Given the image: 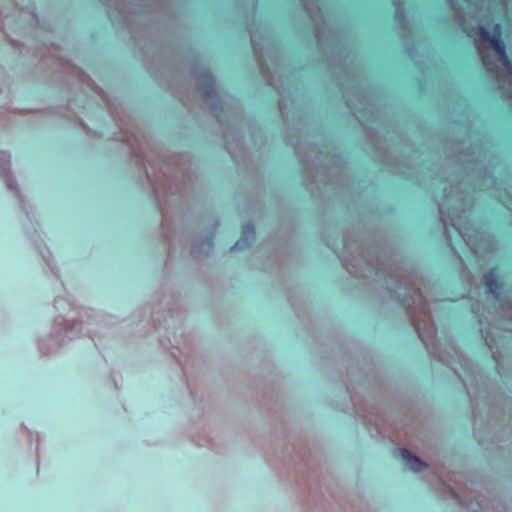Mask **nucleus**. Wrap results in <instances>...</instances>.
<instances>
[{
    "mask_svg": "<svg viewBox=\"0 0 512 512\" xmlns=\"http://www.w3.org/2000/svg\"><path fill=\"white\" fill-rule=\"evenodd\" d=\"M243 236L246 237V239H252L254 237V228L252 225H246L243 227Z\"/></svg>",
    "mask_w": 512,
    "mask_h": 512,
    "instance_id": "39448f33",
    "label": "nucleus"
},
{
    "mask_svg": "<svg viewBox=\"0 0 512 512\" xmlns=\"http://www.w3.org/2000/svg\"><path fill=\"white\" fill-rule=\"evenodd\" d=\"M483 283L486 293L498 299L503 290V284L499 281L495 269H490L483 275Z\"/></svg>",
    "mask_w": 512,
    "mask_h": 512,
    "instance_id": "f257e3e1",
    "label": "nucleus"
},
{
    "mask_svg": "<svg viewBox=\"0 0 512 512\" xmlns=\"http://www.w3.org/2000/svg\"><path fill=\"white\" fill-rule=\"evenodd\" d=\"M466 33L469 37H474L476 34H479L483 41L490 43L491 39L496 36V27L494 28L493 33H491L483 26H473L470 27Z\"/></svg>",
    "mask_w": 512,
    "mask_h": 512,
    "instance_id": "20e7f679",
    "label": "nucleus"
},
{
    "mask_svg": "<svg viewBox=\"0 0 512 512\" xmlns=\"http://www.w3.org/2000/svg\"><path fill=\"white\" fill-rule=\"evenodd\" d=\"M398 456L401 457L402 461L404 462L405 466L409 468L412 471H421L423 468L426 467V463L423 462L420 458L413 455L411 452H409L405 448H400L397 450Z\"/></svg>",
    "mask_w": 512,
    "mask_h": 512,
    "instance_id": "7ed1b4c3",
    "label": "nucleus"
},
{
    "mask_svg": "<svg viewBox=\"0 0 512 512\" xmlns=\"http://www.w3.org/2000/svg\"><path fill=\"white\" fill-rule=\"evenodd\" d=\"M9 162V155L0 151V170L4 169V165Z\"/></svg>",
    "mask_w": 512,
    "mask_h": 512,
    "instance_id": "423d86ee",
    "label": "nucleus"
},
{
    "mask_svg": "<svg viewBox=\"0 0 512 512\" xmlns=\"http://www.w3.org/2000/svg\"><path fill=\"white\" fill-rule=\"evenodd\" d=\"M495 52L497 53L499 60L508 68L512 67L511 61L506 53V46L504 42L501 39V29L500 26L496 25V36L491 39V42L489 43Z\"/></svg>",
    "mask_w": 512,
    "mask_h": 512,
    "instance_id": "f03ea898",
    "label": "nucleus"
},
{
    "mask_svg": "<svg viewBox=\"0 0 512 512\" xmlns=\"http://www.w3.org/2000/svg\"><path fill=\"white\" fill-rule=\"evenodd\" d=\"M483 64H484L485 66H488L487 60H486L485 58H483Z\"/></svg>",
    "mask_w": 512,
    "mask_h": 512,
    "instance_id": "0eeeda50",
    "label": "nucleus"
}]
</instances>
